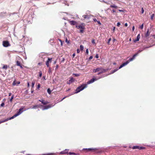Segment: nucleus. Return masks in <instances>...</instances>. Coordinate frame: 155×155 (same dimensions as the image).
Instances as JSON below:
<instances>
[{
	"instance_id": "nucleus-60",
	"label": "nucleus",
	"mask_w": 155,
	"mask_h": 155,
	"mask_svg": "<svg viewBox=\"0 0 155 155\" xmlns=\"http://www.w3.org/2000/svg\"><path fill=\"white\" fill-rule=\"evenodd\" d=\"M33 91H31V93H33Z\"/></svg>"
},
{
	"instance_id": "nucleus-25",
	"label": "nucleus",
	"mask_w": 155,
	"mask_h": 155,
	"mask_svg": "<svg viewBox=\"0 0 155 155\" xmlns=\"http://www.w3.org/2000/svg\"><path fill=\"white\" fill-rule=\"evenodd\" d=\"M143 24H142L141 26H140V28L141 29H143Z\"/></svg>"
},
{
	"instance_id": "nucleus-20",
	"label": "nucleus",
	"mask_w": 155,
	"mask_h": 155,
	"mask_svg": "<svg viewBox=\"0 0 155 155\" xmlns=\"http://www.w3.org/2000/svg\"><path fill=\"white\" fill-rule=\"evenodd\" d=\"M16 64L18 66H19L21 65V64H20V62H19L18 61H16Z\"/></svg>"
},
{
	"instance_id": "nucleus-32",
	"label": "nucleus",
	"mask_w": 155,
	"mask_h": 155,
	"mask_svg": "<svg viewBox=\"0 0 155 155\" xmlns=\"http://www.w3.org/2000/svg\"><path fill=\"white\" fill-rule=\"evenodd\" d=\"M92 43L93 44H95V41L94 39H93L92 41Z\"/></svg>"
},
{
	"instance_id": "nucleus-53",
	"label": "nucleus",
	"mask_w": 155,
	"mask_h": 155,
	"mask_svg": "<svg viewBox=\"0 0 155 155\" xmlns=\"http://www.w3.org/2000/svg\"><path fill=\"white\" fill-rule=\"evenodd\" d=\"M12 94L11 93H9V96H10Z\"/></svg>"
},
{
	"instance_id": "nucleus-8",
	"label": "nucleus",
	"mask_w": 155,
	"mask_h": 155,
	"mask_svg": "<svg viewBox=\"0 0 155 155\" xmlns=\"http://www.w3.org/2000/svg\"><path fill=\"white\" fill-rule=\"evenodd\" d=\"M98 79H96L95 78H93L90 81L87 82V84H89L93 83L94 81L97 80Z\"/></svg>"
},
{
	"instance_id": "nucleus-2",
	"label": "nucleus",
	"mask_w": 155,
	"mask_h": 155,
	"mask_svg": "<svg viewBox=\"0 0 155 155\" xmlns=\"http://www.w3.org/2000/svg\"><path fill=\"white\" fill-rule=\"evenodd\" d=\"M87 87V85L86 84H83L81 86L78 87L76 91V92H75V93H77L84 90L85 88Z\"/></svg>"
},
{
	"instance_id": "nucleus-11",
	"label": "nucleus",
	"mask_w": 155,
	"mask_h": 155,
	"mask_svg": "<svg viewBox=\"0 0 155 155\" xmlns=\"http://www.w3.org/2000/svg\"><path fill=\"white\" fill-rule=\"evenodd\" d=\"M140 37V35L139 34L137 35V38L136 39L134 40V42H137V41H138L139 40Z\"/></svg>"
},
{
	"instance_id": "nucleus-49",
	"label": "nucleus",
	"mask_w": 155,
	"mask_h": 155,
	"mask_svg": "<svg viewBox=\"0 0 155 155\" xmlns=\"http://www.w3.org/2000/svg\"><path fill=\"white\" fill-rule=\"evenodd\" d=\"M128 25V24L127 23H125V26H126V27H127Z\"/></svg>"
},
{
	"instance_id": "nucleus-46",
	"label": "nucleus",
	"mask_w": 155,
	"mask_h": 155,
	"mask_svg": "<svg viewBox=\"0 0 155 155\" xmlns=\"http://www.w3.org/2000/svg\"><path fill=\"white\" fill-rule=\"evenodd\" d=\"M97 22L100 25H101V23H100V21H97Z\"/></svg>"
},
{
	"instance_id": "nucleus-40",
	"label": "nucleus",
	"mask_w": 155,
	"mask_h": 155,
	"mask_svg": "<svg viewBox=\"0 0 155 155\" xmlns=\"http://www.w3.org/2000/svg\"><path fill=\"white\" fill-rule=\"evenodd\" d=\"M69 154H70V155L73 154H75V153H71V152H69Z\"/></svg>"
},
{
	"instance_id": "nucleus-43",
	"label": "nucleus",
	"mask_w": 155,
	"mask_h": 155,
	"mask_svg": "<svg viewBox=\"0 0 155 155\" xmlns=\"http://www.w3.org/2000/svg\"><path fill=\"white\" fill-rule=\"evenodd\" d=\"M92 58H93V57H92V56H90V57H89V59H90V60H91V59Z\"/></svg>"
},
{
	"instance_id": "nucleus-33",
	"label": "nucleus",
	"mask_w": 155,
	"mask_h": 155,
	"mask_svg": "<svg viewBox=\"0 0 155 155\" xmlns=\"http://www.w3.org/2000/svg\"><path fill=\"white\" fill-rule=\"evenodd\" d=\"M87 15H83V17L84 18H87Z\"/></svg>"
},
{
	"instance_id": "nucleus-13",
	"label": "nucleus",
	"mask_w": 155,
	"mask_h": 155,
	"mask_svg": "<svg viewBox=\"0 0 155 155\" xmlns=\"http://www.w3.org/2000/svg\"><path fill=\"white\" fill-rule=\"evenodd\" d=\"M74 79L72 78L71 77V78L70 79L69 81L68 82V83H71L73 82L74 81Z\"/></svg>"
},
{
	"instance_id": "nucleus-23",
	"label": "nucleus",
	"mask_w": 155,
	"mask_h": 155,
	"mask_svg": "<svg viewBox=\"0 0 155 155\" xmlns=\"http://www.w3.org/2000/svg\"><path fill=\"white\" fill-rule=\"evenodd\" d=\"M14 96L13 95H12V96L10 100V101L11 102L12 101V100L14 98Z\"/></svg>"
},
{
	"instance_id": "nucleus-10",
	"label": "nucleus",
	"mask_w": 155,
	"mask_h": 155,
	"mask_svg": "<svg viewBox=\"0 0 155 155\" xmlns=\"http://www.w3.org/2000/svg\"><path fill=\"white\" fill-rule=\"evenodd\" d=\"M137 53L136 54H134L133 55L132 58H130L129 60L128 61H129V62L133 61L135 58V57L137 55Z\"/></svg>"
},
{
	"instance_id": "nucleus-35",
	"label": "nucleus",
	"mask_w": 155,
	"mask_h": 155,
	"mask_svg": "<svg viewBox=\"0 0 155 155\" xmlns=\"http://www.w3.org/2000/svg\"><path fill=\"white\" fill-rule=\"evenodd\" d=\"M4 105H5V104H4V103H2L1 104V106L2 107H3V106H4Z\"/></svg>"
},
{
	"instance_id": "nucleus-58",
	"label": "nucleus",
	"mask_w": 155,
	"mask_h": 155,
	"mask_svg": "<svg viewBox=\"0 0 155 155\" xmlns=\"http://www.w3.org/2000/svg\"><path fill=\"white\" fill-rule=\"evenodd\" d=\"M131 38H130L129 39V41H131Z\"/></svg>"
},
{
	"instance_id": "nucleus-28",
	"label": "nucleus",
	"mask_w": 155,
	"mask_h": 155,
	"mask_svg": "<svg viewBox=\"0 0 155 155\" xmlns=\"http://www.w3.org/2000/svg\"><path fill=\"white\" fill-rule=\"evenodd\" d=\"M118 69H115L113 71V72H112V74H113L115 72H116V71H117V70H118Z\"/></svg>"
},
{
	"instance_id": "nucleus-29",
	"label": "nucleus",
	"mask_w": 155,
	"mask_h": 155,
	"mask_svg": "<svg viewBox=\"0 0 155 155\" xmlns=\"http://www.w3.org/2000/svg\"><path fill=\"white\" fill-rule=\"evenodd\" d=\"M154 14H153L152 15L151 17V18L152 19L154 17Z\"/></svg>"
},
{
	"instance_id": "nucleus-36",
	"label": "nucleus",
	"mask_w": 155,
	"mask_h": 155,
	"mask_svg": "<svg viewBox=\"0 0 155 155\" xmlns=\"http://www.w3.org/2000/svg\"><path fill=\"white\" fill-rule=\"evenodd\" d=\"M95 57L96 58H99V55L98 54H96L95 56Z\"/></svg>"
},
{
	"instance_id": "nucleus-42",
	"label": "nucleus",
	"mask_w": 155,
	"mask_h": 155,
	"mask_svg": "<svg viewBox=\"0 0 155 155\" xmlns=\"http://www.w3.org/2000/svg\"><path fill=\"white\" fill-rule=\"evenodd\" d=\"M77 53H78L80 52V50L79 49H77Z\"/></svg>"
},
{
	"instance_id": "nucleus-17",
	"label": "nucleus",
	"mask_w": 155,
	"mask_h": 155,
	"mask_svg": "<svg viewBox=\"0 0 155 155\" xmlns=\"http://www.w3.org/2000/svg\"><path fill=\"white\" fill-rule=\"evenodd\" d=\"M44 105L46 104H47L48 103L47 101H44V100H39Z\"/></svg>"
},
{
	"instance_id": "nucleus-5",
	"label": "nucleus",
	"mask_w": 155,
	"mask_h": 155,
	"mask_svg": "<svg viewBox=\"0 0 155 155\" xmlns=\"http://www.w3.org/2000/svg\"><path fill=\"white\" fill-rule=\"evenodd\" d=\"M3 45L5 47H7L10 46V44L8 41H4L3 42Z\"/></svg>"
},
{
	"instance_id": "nucleus-15",
	"label": "nucleus",
	"mask_w": 155,
	"mask_h": 155,
	"mask_svg": "<svg viewBox=\"0 0 155 155\" xmlns=\"http://www.w3.org/2000/svg\"><path fill=\"white\" fill-rule=\"evenodd\" d=\"M68 150H65V151H62L60 153L61 154H66L68 153Z\"/></svg>"
},
{
	"instance_id": "nucleus-59",
	"label": "nucleus",
	"mask_w": 155,
	"mask_h": 155,
	"mask_svg": "<svg viewBox=\"0 0 155 155\" xmlns=\"http://www.w3.org/2000/svg\"><path fill=\"white\" fill-rule=\"evenodd\" d=\"M35 106H34L32 108H35Z\"/></svg>"
},
{
	"instance_id": "nucleus-45",
	"label": "nucleus",
	"mask_w": 155,
	"mask_h": 155,
	"mask_svg": "<svg viewBox=\"0 0 155 155\" xmlns=\"http://www.w3.org/2000/svg\"><path fill=\"white\" fill-rule=\"evenodd\" d=\"M115 27H114L113 28V30L114 31H115Z\"/></svg>"
},
{
	"instance_id": "nucleus-54",
	"label": "nucleus",
	"mask_w": 155,
	"mask_h": 155,
	"mask_svg": "<svg viewBox=\"0 0 155 155\" xmlns=\"http://www.w3.org/2000/svg\"><path fill=\"white\" fill-rule=\"evenodd\" d=\"M19 66H20L21 68H23V67L21 64Z\"/></svg>"
},
{
	"instance_id": "nucleus-41",
	"label": "nucleus",
	"mask_w": 155,
	"mask_h": 155,
	"mask_svg": "<svg viewBox=\"0 0 155 155\" xmlns=\"http://www.w3.org/2000/svg\"><path fill=\"white\" fill-rule=\"evenodd\" d=\"M134 29H135V27H134V26H133V27H132V29L133 31H134Z\"/></svg>"
},
{
	"instance_id": "nucleus-50",
	"label": "nucleus",
	"mask_w": 155,
	"mask_h": 155,
	"mask_svg": "<svg viewBox=\"0 0 155 155\" xmlns=\"http://www.w3.org/2000/svg\"><path fill=\"white\" fill-rule=\"evenodd\" d=\"M75 54H74V53L73 54V57H74L75 56Z\"/></svg>"
},
{
	"instance_id": "nucleus-19",
	"label": "nucleus",
	"mask_w": 155,
	"mask_h": 155,
	"mask_svg": "<svg viewBox=\"0 0 155 155\" xmlns=\"http://www.w3.org/2000/svg\"><path fill=\"white\" fill-rule=\"evenodd\" d=\"M84 48V46L82 45H81L80 46V48L81 50H83Z\"/></svg>"
},
{
	"instance_id": "nucleus-1",
	"label": "nucleus",
	"mask_w": 155,
	"mask_h": 155,
	"mask_svg": "<svg viewBox=\"0 0 155 155\" xmlns=\"http://www.w3.org/2000/svg\"><path fill=\"white\" fill-rule=\"evenodd\" d=\"M23 108H20L19 109V112L17 113V114H15V115H14L13 116L9 118H7L5 120H3L1 121H0V124L4 122H5L6 121L9 120H11L12 119H13L15 117L17 116H18L20 114H21L23 112V111L22 110H23Z\"/></svg>"
},
{
	"instance_id": "nucleus-14",
	"label": "nucleus",
	"mask_w": 155,
	"mask_h": 155,
	"mask_svg": "<svg viewBox=\"0 0 155 155\" xmlns=\"http://www.w3.org/2000/svg\"><path fill=\"white\" fill-rule=\"evenodd\" d=\"M70 23L72 25H75L76 24V22L75 21H69Z\"/></svg>"
},
{
	"instance_id": "nucleus-16",
	"label": "nucleus",
	"mask_w": 155,
	"mask_h": 155,
	"mask_svg": "<svg viewBox=\"0 0 155 155\" xmlns=\"http://www.w3.org/2000/svg\"><path fill=\"white\" fill-rule=\"evenodd\" d=\"M51 107V106L50 105L45 106L44 108L42 109V110H44L45 109H47Z\"/></svg>"
},
{
	"instance_id": "nucleus-57",
	"label": "nucleus",
	"mask_w": 155,
	"mask_h": 155,
	"mask_svg": "<svg viewBox=\"0 0 155 155\" xmlns=\"http://www.w3.org/2000/svg\"><path fill=\"white\" fill-rule=\"evenodd\" d=\"M141 51H140V50H139V51H138V52L139 53V52H140Z\"/></svg>"
},
{
	"instance_id": "nucleus-56",
	"label": "nucleus",
	"mask_w": 155,
	"mask_h": 155,
	"mask_svg": "<svg viewBox=\"0 0 155 155\" xmlns=\"http://www.w3.org/2000/svg\"><path fill=\"white\" fill-rule=\"evenodd\" d=\"M56 68H57L58 67V65H57L56 66Z\"/></svg>"
},
{
	"instance_id": "nucleus-63",
	"label": "nucleus",
	"mask_w": 155,
	"mask_h": 155,
	"mask_svg": "<svg viewBox=\"0 0 155 155\" xmlns=\"http://www.w3.org/2000/svg\"><path fill=\"white\" fill-rule=\"evenodd\" d=\"M89 149L90 150H92V149Z\"/></svg>"
},
{
	"instance_id": "nucleus-64",
	"label": "nucleus",
	"mask_w": 155,
	"mask_h": 155,
	"mask_svg": "<svg viewBox=\"0 0 155 155\" xmlns=\"http://www.w3.org/2000/svg\"><path fill=\"white\" fill-rule=\"evenodd\" d=\"M115 39H114V41H115Z\"/></svg>"
},
{
	"instance_id": "nucleus-52",
	"label": "nucleus",
	"mask_w": 155,
	"mask_h": 155,
	"mask_svg": "<svg viewBox=\"0 0 155 155\" xmlns=\"http://www.w3.org/2000/svg\"><path fill=\"white\" fill-rule=\"evenodd\" d=\"M59 41L61 42V45H62V42L61 41V40H59Z\"/></svg>"
},
{
	"instance_id": "nucleus-30",
	"label": "nucleus",
	"mask_w": 155,
	"mask_h": 155,
	"mask_svg": "<svg viewBox=\"0 0 155 155\" xmlns=\"http://www.w3.org/2000/svg\"><path fill=\"white\" fill-rule=\"evenodd\" d=\"M144 9H143V8H142V9H141V13H144Z\"/></svg>"
},
{
	"instance_id": "nucleus-62",
	"label": "nucleus",
	"mask_w": 155,
	"mask_h": 155,
	"mask_svg": "<svg viewBox=\"0 0 155 155\" xmlns=\"http://www.w3.org/2000/svg\"><path fill=\"white\" fill-rule=\"evenodd\" d=\"M65 97H64L62 100H63L64 99V98H65Z\"/></svg>"
},
{
	"instance_id": "nucleus-31",
	"label": "nucleus",
	"mask_w": 155,
	"mask_h": 155,
	"mask_svg": "<svg viewBox=\"0 0 155 155\" xmlns=\"http://www.w3.org/2000/svg\"><path fill=\"white\" fill-rule=\"evenodd\" d=\"M120 25V23L119 22H118L117 23V26L118 27H119Z\"/></svg>"
},
{
	"instance_id": "nucleus-22",
	"label": "nucleus",
	"mask_w": 155,
	"mask_h": 155,
	"mask_svg": "<svg viewBox=\"0 0 155 155\" xmlns=\"http://www.w3.org/2000/svg\"><path fill=\"white\" fill-rule=\"evenodd\" d=\"M39 76L40 77H41L42 76V72L41 71H40L39 72Z\"/></svg>"
},
{
	"instance_id": "nucleus-24",
	"label": "nucleus",
	"mask_w": 155,
	"mask_h": 155,
	"mask_svg": "<svg viewBox=\"0 0 155 155\" xmlns=\"http://www.w3.org/2000/svg\"><path fill=\"white\" fill-rule=\"evenodd\" d=\"M111 7L113 8H117V7L115 5H112L111 6Z\"/></svg>"
},
{
	"instance_id": "nucleus-4",
	"label": "nucleus",
	"mask_w": 155,
	"mask_h": 155,
	"mask_svg": "<svg viewBox=\"0 0 155 155\" xmlns=\"http://www.w3.org/2000/svg\"><path fill=\"white\" fill-rule=\"evenodd\" d=\"M77 28L80 29V31L82 33L83 31V29L84 28V26L82 25H80L76 26Z\"/></svg>"
},
{
	"instance_id": "nucleus-27",
	"label": "nucleus",
	"mask_w": 155,
	"mask_h": 155,
	"mask_svg": "<svg viewBox=\"0 0 155 155\" xmlns=\"http://www.w3.org/2000/svg\"><path fill=\"white\" fill-rule=\"evenodd\" d=\"M149 35H150V34L149 33V31H148L147 32V34H146V36H148Z\"/></svg>"
},
{
	"instance_id": "nucleus-37",
	"label": "nucleus",
	"mask_w": 155,
	"mask_h": 155,
	"mask_svg": "<svg viewBox=\"0 0 155 155\" xmlns=\"http://www.w3.org/2000/svg\"><path fill=\"white\" fill-rule=\"evenodd\" d=\"M74 75L75 76H79L80 75L79 74H74Z\"/></svg>"
},
{
	"instance_id": "nucleus-38",
	"label": "nucleus",
	"mask_w": 155,
	"mask_h": 155,
	"mask_svg": "<svg viewBox=\"0 0 155 155\" xmlns=\"http://www.w3.org/2000/svg\"><path fill=\"white\" fill-rule=\"evenodd\" d=\"M40 87V84H38L37 85V88L39 89Z\"/></svg>"
},
{
	"instance_id": "nucleus-47",
	"label": "nucleus",
	"mask_w": 155,
	"mask_h": 155,
	"mask_svg": "<svg viewBox=\"0 0 155 155\" xmlns=\"http://www.w3.org/2000/svg\"><path fill=\"white\" fill-rule=\"evenodd\" d=\"M94 21H97V19L95 18H94V19H93Z\"/></svg>"
},
{
	"instance_id": "nucleus-39",
	"label": "nucleus",
	"mask_w": 155,
	"mask_h": 155,
	"mask_svg": "<svg viewBox=\"0 0 155 155\" xmlns=\"http://www.w3.org/2000/svg\"><path fill=\"white\" fill-rule=\"evenodd\" d=\"M86 53L87 54H88V49H87L86 50Z\"/></svg>"
},
{
	"instance_id": "nucleus-6",
	"label": "nucleus",
	"mask_w": 155,
	"mask_h": 155,
	"mask_svg": "<svg viewBox=\"0 0 155 155\" xmlns=\"http://www.w3.org/2000/svg\"><path fill=\"white\" fill-rule=\"evenodd\" d=\"M52 60V58H48V60L46 63V64L47 66V67H49V63L51 62Z\"/></svg>"
},
{
	"instance_id": "nucleus-21",
	"label": "nucleus",
	"mask_w": 155,
	"mask_h": 155,
	"mask_svg": "<svg viewBox=\"0 0 155 155\" xmlns=\"http://www.w3.org/2000/svg\"><path fill=\"white\" fill-rule=\"evenodd\" d=\"M47 91H48V93L49 94H51V90H50V89L49 88H48V89Z\"/></svg>"
},
{
	"instance_id": "nucleus-3",
	"label": "nucleus",
	"mask_w": 155,
	"mask_h": 155,
	"mask_svg": "<svg viewBox=\"0 0 155 155\" xmlns=\"http://www.w3.org/2000/svg\"><path fill=\"white\" fill-rule=\"evenodd\" d=\"M97 71H100V72L98 73V74H99L101 73L104 72L105 71V70L104 69L99 68H97L96 69H94L93 70V72L94 73H95Z\"/></svg>"
},
{
	"instance_id": "nucleus-48",
	"label": "nucleus",
	"mask_w": 155,
	"mask_h": 155,
	"mask_svg": "<svg viewBox=\"0 0 155 155\" xmlns=\"http://www.w3.org/2000/svg\"><path fill=\"white\" fill-rule=\"evenodd\" d=\"M27 86L28 87H29L30 86L29 83V82H28L27 83Z\"/></svg>"
},
{
	"instance_id": "nucleus-61",
	"label": "nucleus",
	"mask_w": 155,
	"mask_h": 155,
	"mask_svg": "<svg viewBox=\"0 0 155 155\" xmlns=\"http://www.w3.org/2000/svg\"><path fill=\"white\" fill-rule=\"evenodd\" d=\"M113 12H115V11L114 10H113Z\"/></svg>"
},
{
	"instance_id": "nucleus-34",
	"label": "nucleus",
	"mask_w": 155,
	"mask_h": 155,
	"mask_svg": "<svg viewBox=\"0 0 155 155\" xmlns=\"http://www.w3.org/2000/svg\"><path fill=\"white\" fill-rule=\"evenodd\" d=\"M111 40V38H110L109 39H108V41L107 42V43L109 44V43H110V41Z\"/></svg>"
},
{
	"instance_id": "nucleus-51",
	"label": "nucleus",
	"mask_w": 155,
	"mask_h": 155,
	"mask_svg": "<svg viewBox=\"0 0 155 155\" xmlns=\"http://www.w3.org/2000/svg\"><path fill=\"white\" fill-rule=\"evenodd\" d=\"M42 64L41 63H38V64L39 65H41Z\"/></svg>"
},
{
	"instance_id": "nucleus-44",
	"label": "nucleus",
	"mask_w": 155,
	"mask_h": 155,
	"mask_svg": "<svg viewBox=\"0 0 155 155\" xmlns=\"http://www.w3.org/2000/svg\"><path fill=\"white\" fill-rule=\"evenodd\" d=\"M65 41H66V42L67 43H69V41H68V40L67 39H66Z\"/></svg>"
},
{
	"instance_id": "nucleus-7",
	"label": "nucleus",
	"mask_w": 155,
	"mask_h": 155,
	"mask_svg": "<svg viewBox=\"0 0 155 155\" xmlns=\"http://www.w3.org/2000/svg\"><path fill=\"white\" fill-rule=\"evenodd\" d=\"M129 62V61H127L126 62H125L124 63H123L122 64L120 65V67H119V69H120L121 68H122L123 67L125 66V65H127V64H128Z\"/></svg>"
},
{
	"instance_id": "nucleus-12",
	"label": "nucleus",
	"mask_w": 155,
	"mask_h": 155,
	"mask_svg": "<svg viewBox=\"0 0 155 155\" xmlns=\"http://www.w3.org/2000/svg\"><path fill=\"white\" fill-rule=\"evenodd\" d=\"M20 83V81H18L17 82L15 80L13 82L12 85L13 86L17 84H19Z\"/></svg>"
},
{
	"instance_id": "nucleus-9",
	"label": "nucleus",
	"mask_w": 155,
	"mask_h": 155,
	"mask_svg": "<svg viewBox=\"0 0 155 155\" xmlns=\"http://www.w3.org/2000/svg\"><path fill=\"white\" fill-rule=\"evenodd\" d=\"M132 148L133 149H138L140 150L142 149H144V148L143 147H140L139 146H134Z\"/></svg>"
},
{
	"instance_id": "nucleus-55",
	"label": "nucleus",
	"mask_w": 155,
	"mask_h": 155,
	"mask_svg": "<svg viewBox=\"0 0 155 155\" xmlns=\"http://www.w3.org/2000/svg\"><path fill=\"white\" fill-rule=\"evenodd\" d=\"M118 11L120 12H123V11L122 10H118Z\"/></svg>"
},
{
	"instance_id": "nucleus-26",
	"label": "nucleus",
	"mask_w": 155,
	"mask_h": 155,
	"mask_svg": "<svg viewBox=\"0 0 155 155\" xmlns=\"http://www.w3.org/2000/svg\"><path fill=\"white\" fill-rule=\"evenodd\" d=\"M35 84V82L34 81H32V87H34Z\"/></svg>"
},
{
	"instance_id": "nucleus-18",
	"label": "nucleus",
	"mask_w": 155,
	"mask_h": 155,
	"mask_svg": "<svg viewBox=\"0 0 155 155\" xmlns=\"http://www.w3.org/2000/svg\"><path fill=\"white\" fill-rule=\"evenodd\" d=\"M8 68L7 65H4L3 67V68L5 69H6Z\"/></svg>"
}]
</instances>
